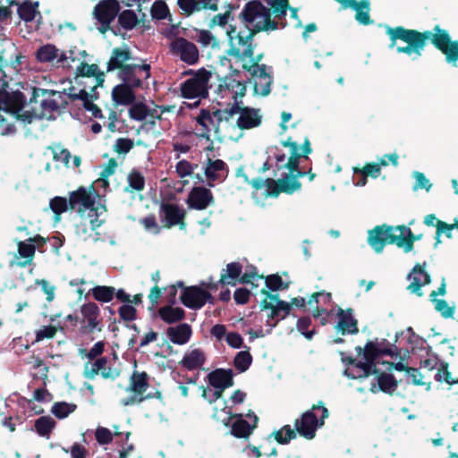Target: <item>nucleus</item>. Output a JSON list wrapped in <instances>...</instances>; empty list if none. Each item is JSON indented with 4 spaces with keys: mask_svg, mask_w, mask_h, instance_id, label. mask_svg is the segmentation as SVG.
Masks as SVG:
<instances>
[{
    "mask_svg": "<svg viewBox=\"0 0 458 458\" xmlns=\"http://www.w3.org/2000/svg\"><path fill=\"white\" fill-rule=\"evenodd\" d=\"M386 33L389 37L388 47H396L398 54H405L408 56L414 55L413 59L422 55V52L428 41L443 53L448 64L456 66L458 61V40H452L446 30L436 25L432 30L420 31L407 29L403 26H386Z\"/></svg>",
    "mask_w": 458,
    "mask_h": 458,
    "instance_id": "nucleus-1",
    "label": "nucleus"
},
{
    "mask_svg": "<svg viewBox=\"0 0 458 458\" xmlns=\"http://www.w3.org/2000/svg\"><path fill=\"white\" fill-rule=\"evenodd\" d=\"M357 356H345L341 352L342 361L347 366L360 369L361 372H418V369L410 367L407 360L410 352L390 344L387 340L368 341L364 347L356 346Z\"/></svg>",
    "mask_w": 458,
    "mask_h": 458,
    "instance_id": "nucleus-2",
    "label": "nucleus"
},
{
    "mask_svg": "<svg viewBox=\"0 0 458 458\" xmlns=\"http://www.w3.org/2000/svg\"><path fill=\"white\" fill-rule=\"evenodd\" d=\"M38 98H41L39 109L32 107L31 110H26L20 116L24 123H31L34 120L41 119L54 120L55 114H60L64 113L69 106V99L65 90L55 91L33 88L30 104H37Z\"/></svg>",
    "mask_w": 458,
    "mask_h": 458,
    "instance_id": "nucleus-3",
    "label": "nucleus"
},
{
    "mask_svg": "<svg viewBox=\"0 0 458 458\" xmlns=\"http://www.w3.org/2000/svg\"><path fill=\"white\" fill-rule=\"evenodd\" d=\"M228 37L229 49L227 54L239 59L252 57L256 44L253 43V38L257 34L254 27L237 26L230 23L226 30Z\"/></svg>",
    "mask_w": 458,
    "mask_h": 458,
    "instance_id": "nucleus-4",
    "label": "nucleus"
},
{
    "mask_svg": "<svg viewBox=\"0 0 458 458\" xmlns=\"http://www.w3.org/2000/svg\"><path fill=\"white\" fill-rule=\"evenodd\" d=\"M328 415V411L325 406L320 404L313 405L310 410L296 419L294 422L295 429L300 436L306 439H313L316 436V431L324 425L325 420Z\"/></svg>",
    "mask_w": 458,
    "mask_h": 458,
    "instance_id": "nucleus-5",
    "label": "nucleus"
},
{
    "mask_svg": "<svg viewBox=\"0 0 458 458\" xmlns=\"http://www.w3.org/2000/svg\"><path fill=\"white\" fill-rule=\"evenodd\" d=\"M282 145L285 148H289L290 157L288 161L283 165L289 172V176L299 181L300 178L305 176L306 172L300 169V159L301 157L308 158V156L312 152L310 141L308 137L305 138L304 142L300 145L289 137L287 140L282 141Z\"/></svg>",
    "mask_w": 458,
    "mask_h": 458,
    "instance_id": "nucleus-6",
    "label": "nucleus"
},
{
    "mask_svg": "<svg viewBox=\"0 0 458 458\" xmlns=\"http://www.w3.org/2000/svg\"><path fill=\"white\" fill-rule=\"evenodd\" d=\"M211 75V72L204 67L197 70L194 77H190L181 83V96L187 99L207 98L208 97V82Z\"/></svg>",
    "mask_w": 458,
    "mask_h": 458,
    "instance_id": "nucleus-7",
    "label": "nucleus"
},
{
    "mask_svg": "<svg viewBox=\"0 0 458 458\" xmlns=\"http://www.w3.org/2000/svg\"><path fill=\"white\" fill-rule=\"evenodd\" d=\"M80 333L89 335L103 330L100 309L97 303L89 301L80 307Z\"/></svg>",
    "mask_w": 458,
    "mask_h": 458,
    "instance_id": "nucleus-8",
    "label": "nucleus"
},
{
    "mask_svg": "<svg viewBox=\"0 0 458 458\" xmlns=\"http://www.w3.org/2000/svg\"><path fill=\"white\" fill-rule=\"evenodd\" d=\"M9 83L7 81H2L0 85V109L12 113L15 115L18 120L21 121V114L25 111H22L27 98L25 95L21 91H14L9 93L7 88Z\"/></svg>",
    "mask_w": 458,
    "mask_h": 458,
    "instance_id": "nucleus-9",
    "label": "nucleus"
},
{
    "mask_svg": "<svg viewBox=\"0 0 458 458\" xmlns=\"http://www.w3.org/2000/svg\"><path fill=\"white\" fill-rule=\"evenodd\" d=\"M397 237L393 225L383 224L369 231L368 242L377 253H380L386 244L397 246Z\"/></svg>",
    "mask_w": 458,
    "mask_h": 458,
    "instance_id": "nucleus-10",
    "label": "nucleus"
},
{
    "mask_svg": "<svg viewBox=\"0 0 458 458\" xmlns=\"http://www.w3.org/2000/svg\"><path fill=\"white\" fill-rule=\"evenodd\" d=\"M233 374H208V386L202 388V396L209 403L217 400L223 391L233 386Z\"/></svg>",
    "mask_w": 458,
    "mask_h": 458,
    "instance_id": "nucleus-11",
    "label": "nucleus"
},
{
    "mask_svg": "<svg viewBox=\"0 0 458 458\" xmlns=\"http://www.w3.org/2000/svg\"><path fill=\"white\" fill-rule=\"evenodd\" d=\"M170 51L188 65H194L199 60V52L197 46L182 37L175 38L171 42Z\"/></svg>",
    "mask_w": 458,
    "mask_h": 458,
    "instance_id": "nucleus-12",
    "label": "nucleus"
},
{
    "mask_svg": "<svg viewBox=\"0 0 458 458\" xmlns=\"http://www.w3.org/2000/svg\"><path fill=\"white\" fill-rule=\"evenodd\" d=\"M148 388V374H131L130 385L125 389L130 395L127 398L122 399V404L129 406L142 402L146 398L144 394Z\"/></svg>",
    "mask_w": 458,
    "mask_h": 458,
    "instance_id": "nucleus-13",
    "label": "nucleus"
},
{
    "mask_svg": "<svg viewBox=\"0 0 458 458\" xmlns=\"http://www.w3.org/2000/svg\"><path fill=\"white\" fill-rule=\"evenodd\" d=\"M267 8L259 0L248 2L238 15L241 26L251 29L262 22Z\"/></svg>",
    "mask_w": 458,
    "mask_h": 458,
    "instance_id": "nucleus-14",
    "label": "nucleus"
},
{
    "mask_svg": "<svg viewBox=\"0 0 458 458\" xmlns=\"http://www.w3.org/2000/svg\"><path fill=\"white\" fill-rule=\"evenodd\" d=\"M120 4L117 0H102L94 8L96 19L102 26L101 32L109 29L110 23L118 15Z\"/></svg>",
    "mask_w": 458,
    "mask_h": 458,
    "instance_id": "nucleus-15",
    "label": "nucleus"
},
{
    "mask_svg": "<svg viewBox=\"0 0 458 458\" xmlns=\"http://www.w3.org/2000/svg\"><path fill=\"white\" fill-rule=\"evenodd\" d=\"M229 174L227 164L222 159L213 160L208 157L204 167V174L207 180V185L214 187L216 183L224 182Z\"/></svg>",
    "mask_w": 458,
    "mask_h": 458,
    "instance_id": "nucleus-16",
    "label": "nucleus"
},
{
    "mask_svg": "<svg viewBox=\"0 0 458 458\" xmlns=\"http://www.w3.org/2000/svg\"><path fill=\"white\" fill-rule=\"evenodd\" d=\"M68 199L71 210L77 209L80 214L84 213L87 209L95 211V199L91 196L90 191L83 186L71 191Z\"/></svg>",
    "mask_w": 458,
    "mask_h": 458,
    "instance_id": "nucleus-17",
    "label": "nucleus"
},
{
    "mask_svg": "<svg viewBox=\"0 0 458 458\" xmlns=\"http://www.w3.org/2000/svg\"><path fill=\"white\" fill-rule=\"evenodd\" d=\"M160 209L161 221L165 224V227L171 228L174 225H179L180 229H185V211L181 209L178 205L163 203Z\"/></svg>",
    "mask_w": 458,
    "mask_h": 458,
    "instance_id": "nucleus-18",
    "label": "nucleus"
},
{
    "mask_svg": "<svg viewBox=\"0 0 458 458\" xmlns=\"http://www.w3.org/2000/svg\"><path fill=\"white\" fill-rule=\"evenodd\" d=\"M186 202L191 208L204 210L214 204L215 198L209 189L204 186H194L189 192Z\"/></svg>",
    "mask_w": 458,
    "mask_h": 458,
    "instance_id": "nucleus-19",
    "label": "nucleus"
},
{
    "mask_svg": "<svg viewBox=\"0 0 458 458\" xmlns=\"http://www.w3.org/2000/svg\"><path fill=\"white\" fill-rule=\"evenodd\" d=\"M260 308L262 310H270L269 314H267V324L271 327H276L278 322L284 319L291 312V304H288L287 301L273 303L264 299L260 302Z\"/></svg>",
    "mask_w": 458,
    "mask_h": 458,
    "instance_id": "nucleus-20",
    "label": "nucleus"
},
{
    "mask_svg": "<svg viewBox=\"0 0 458 458\" xmlns=\"http://www.w3.org/2000/svg\"><path fill=\"white\" fill-rule=\"evenodd\" d=\"M270 184L269 197L276 198L281 193L291 195L301 189V182L285 174L278 180L268 179Z\"/></svg>",
    "mask_w": 458,
    "mask_h": 458,
    "instance_id": "nucleus-21",
    "label": "nucleus"
},
{
    "mask_svg": "<svg viewBox=\"0 0 458 458\" xmlns=\"http://www.w3.org/2000/svg\"><path fill=\"white\" fill-rule=\"evenodd\" d=\"M206 290L200 286L183 287L180 296L181 302L187 308L199 310L205 305Z\"/></svg>",
    "mask_w": 458,
    "mask_h": 458,
    "instance_id": "nucleus-22",
    "label": "nucleus"
},
{
    "mask_svg": "<svg viewBox=\"0 0 458 458\" xmlns=\"http://www.w3.org/2000/svg\"><path fill=\"white\" fill-rule=\"evenodd\" d=\"M426 263L423 265L416 264L411 273L408 275V279H411V284L408 285L407 289L415 293L417 296H423V292L421 291V287L431 283V277L428 273L425 271Z\"/></svg>",
    "mask_w": 458,
    "mask_h": 458,
    "instance_id": "nucleus-23",
    "label": "nucleus"
},
{
    "mask_svg": "<svg viewBox=\"0 0 458 458\" xmlns=\"http://www.w3.org/2000/svg\"><path fill=\"white\" fill-rule=\"evenodd\" d=\"M238 114L239 117L236 125L242 131L259 127L262 123V115L259 109L239 106Z\"/></svg>",
    "mask_w": 458,
    "mask_h": 458,
    "instance_id": "nucleus-24",
    "label": "nucleus"
},
{
    "mask_svg": "<svg viewBox=\"0 0 458 458\" xmlns=\"http://www.w3.org/2000/svg\"><path fill=\"white\" fill-rule=\"evenodd\" d=\"M132 59V53L127 45L122 47H114L112 49L110 58L106 64V72L118 71L121 72L124 67L128 66V62Z\"/></svg>",
    "mask_w": 458,
    "mask_h": 458,
    "instance_id": "nucleus-25",
    "label": "nucleus"
},
{
    "mask_svg": "<svg viewBox=\"0 0 458 458\" xmlns=\"http://www.w3.org/2000/svg\"><path fill=\"white\" fill-rule=\"evenodd\" d=\"M338 322L335 326V329L343 335H356L359 332L358 320L353 317V310L348 308L343 310L338 309L337 311Z\"/></svg>",
    "mask_w": 458,
    "mask_h": 458,
    "instance_id": "nucleus-26",
    "label": "nucleus"
},
{
    "mask_svg": "<svg viewBox=\"0 0 458 458\" xmlns=\"http://www.w3.org/2000/svg\"><path fill=\"white\" fill-rule=\"evenodd\" d=\"M177 4L186 16L201 10H218V0H177Z\"/></svg>",
    "mask_w": 458,
    "mask_h": 458,
    "instance_id": "nucleus-27",
    "label": "nucleus"
},
{
    "mask_svg": "<svg viewBox=\"0 0 458 458\" xmlns=\"http://www.w3.org/2000/svg\"><path fill=\"white\" fill-rule=\"evenodd\" d=\"M196 122L200 126V129L195 133L196 136L208 141L211 140V130L213 129L216 132V119L213 111L206 108L200 109L199 115L196 117Z\"/></svg>",
    "mask_w": 458,
    "mask_h": 458,
    "instance_id": "nucleus-28",
    "label": "nucleus"
},
{
    "mask_svg": "<svg viewBox=\"0 0 458 458\" xmlns=\"http://www.w3.org/2000/svg\"><path fill=\"white\" fill-rule=\"evenodd\" d=\"M16 261L12 262V266L15 265L19 267H26L33 263L36 253V245L27 241H20L17 244Z\"/></svg>",
    "mask_w": 458,
    "mask_h": 458,
    "instance_id": "nucleus-29",
    "label": "nucleus"
},
{
    "mask_svg": "<svg viewBox=\"0 0 458 458\" xmlns=\"http://www.w3.org/2000/svg\"><path fill=\"white\" fill-rule=\"evenodd\" d=\"M250 422L242 419V415H235V420L232 424V434L237 437H247L250 435L258 422L255 414H249Z\"/></svg>",
    "mask_w": 458,
    "mask_h": 458,
    "instance_id": "nucleus-30",
    "label": "nucleus"
},
{
    "mask_svg": "<svg viewBox=\"0 0 458 458\" xmlns=\"http://www.w3.org/2000/svg\"><path fill=\"white\" fill-rule=\"evenodd\" d=\"M112 99L115 106H129L135 102L134 89L126 84H118L112 89Z\"/></svg>",
    "mask_w": 458,
    "mask_h": 458,
    "instance_id": "nucleus-31",
    "label": "nucleus"
},
{
    "mask_svg": "<svg viewBox=\"0 0 458 458\" xmlns=\"http://www.w3.org/2000/svg\"><path fill=\"white\" fill-rule=\"evenodd\" d=\"M191 327L186 323L180 324L176 327H170L166 330L169 340L178 345L185 344L191 336Z\"/></svg>",
    "mask_w": 458,
    "mask_h": 458,
    "instance_id": "nucleus-32",
    "label": "nucleus"
},
{
    "mask_svg": "<svg viewBox=\"0 0 458 458\" xmlns=\"http://www.w3.org/2000/svg\"><path fill=\"white\" fill-rule=\"evenodd\" d=\"M137 67V64H131L118 72V78L122 81V84H126L133 89L143 88V81L138 76Z\"/></svg>",
    "mask_w": 458,
    "mask_h": 458,
    "instance_id": "nucleus-33",
    "label": "nucleus"
},
{
    "mask_svg": "<svg viewBox=\"0 0 458 458\" xmlns=\"http://www.w3.org/2000/svg\"><path fill=\"white\" fill-rule=\"evenodd\" d=\"M242 273V265L239 262H231L226 265V269L223 270L219 283L222 285H236Z\"/></svg>",
    "mask_w": 458,
    "mask_h": 458,
    "instance_id": "nucleus-34",
    "label": "nucleus"
},
{
    "mask_svg": "<svg viewBox=\"0 0 458 458\" xmlns=\"http://www.w3.org/2000/svg\"><path fill=\"white\" fill-rule=\"evenodd\" d=\"M206 356L202 350L197 348L186 352L181 364L187 370H195L200 369L205 363Z\"/></svg>",
    "mask_w": 458,
    "mask_h": 458,
    "instance_id": "nucleus-35",
    "label": "nucleus"
},
{
    "mask_svg": "<svg viewBox=\"0 0 458 458\" xmlns=\"http://www.w3.org/2000/svg\"><path fill=\"white\" fill-rule=\"evenodd\" d=\"M420 369H426L429 371L436 370V372H448V363L441 360L436 353L426 352L420 361Z\"/></svg>",
    "mask_w": 458,
    "mask_h": 458,
    "instance_id": "nucleus-36",
    "label": "nucleus"
},
{
    "mask_svg": "<svg viewBox=\"0 0 458 458\" xmlns=\"http://www.w3.org/2000/svg\"><path fill=\"white\" fill-rule=\"evenodd\" d=\"M38 2L32 3L31 1H24L18 5L17 13L21 20L26 23L31 22L37 16L42 19L41 13L38 11Z\"/></svg>",
    "mask_w": 458,
    "mask_h": 458,
    "instance_id": "nucleus-37",
    "label": "nucleus"
},
{
    "mask_svg": "<svg viewBox=\"0 0 458 458\" xmlns=\"http://www.w3.org/2000/svg\"><path fill=\"white\" fill-rule=\"evenodd\" d=\"M76 75L81 77H94L97 81V86H102L105 81V73L99 71L98 65L96 64H89L87 63H81L76 69Z\"/></svg>",
    "mask_w": 458,
    "mask_h": 458,
    "instance_id": "nucleus-38",
    "label": "nucleus"
},
{
    "mask_svg": "<svg viewBox=\"0 0 458 458\" xmlns=\"http://www.w3.org/2000/svg\"><path fill=\"white\" fill-rule=\"evenodd\" d=\"M217 89L219 93L231 91L234 94L233 98H236V96L243 97L245 95L246 86L236 79L225 77L220 81Z\"/></svg>",
    "mask_w": 458,
    "mask_h": 458,
    "instance_id": "nucleus-39",
    "label": "nucleus"
},
{
    "mask_svg": "<svg viewBox=\"0 0 458 458\" xmlns=\"http://www.w3.org/2000/svg\"><path fill=\"white\" fill-rule=\"evenodd\" d=\"M158 315L164 322L174 324L184 319L185 311L180 307L174 308L171 305H166L158 310Z\"/></svg>",
    "mask_w": 458,
    "mask_h": 458,
    "instance_id": "nucleus-40",
    "label": "nucleus"
},
{
    "mask_svg": "<svg viewBox=\"0 0 458 458\" xmlns=\"http://www.w3.org/2000/svg\"><path fill=\"white\" fill-rule=\"evenodd\" d=\"M397 382L393 374H380L377 377V385L375 383L370 384L369 390L376 394L379 390L386 393H392L395 390Z\"/></svg>",
    "mask_w": 458,
    "mask_h": 458,
    "instance_id": "nucleus-41",
    "label": "nucleus"
},
{
    "mask_svg": "<svg viewBox=\"0 0 458 458\" xmlns=\"http://www.w3.org/2000/svg\"><path fill=\"white\" fill-rule=\"evenodd\" d=\"M355 10V20L362 25H369L373 22L369 16L370 2L369 0L356 1V5L352 6Z\"/></svg>",
    "mask_w": 458,
    "mask_h": 458,
    "instance_id": "nucleus-42",
    "label": "nucleus"
},
{
    "mask_svg": "<svg viewBox=\"0 0 458 458\" xmlns=\"http://www.w3.org/2000/svg\"><path fill=\"white\" fill-rule=\"evenodd\" d=\"M115 293V288L107 285H97L89 290L86 294H91L95 301L99 302H109L111 301Z\"/></svg>",
    "mask_w": 458,
    "mask_h": 458,
    "instance_id": "nucleus-43",
    "label": "nucleus"
},
{
    "mask_svg": "<svg viewBox=\"0 0 458 458\" xmlns=\"http://www.w3.org/2000/svg\"><path fill=\"white\" fill-rule=\"evenodd\" d=\"M257 76L259 81L264 80L265 85H262V89L259 90V85L256 82L254 85V91L256 93L260 94L263 97H267L271 92V84L273 82L272 76L267 72V65L266 64H260L259 65V68H257Z\"/></svg>",
    "mask_w": 458,
    "mask_h": 458,
    "instance_id": "nucleus-44",
    "label": "nucleus"
},
{
    "mask_svg": "<svg viewBox=\"0 0 458 458\" xmlns=\"http://www.w3.org/2000/svg\"><path fill=\"white\" fill-rule=\"evenodd\" d=\"M128 186L125 188L126 192L142 191L145 188V178L143 174L137 169H132L127 176Z\"/></svg>",
    "mask_w": 458,
    "mask_h": 458,
    "instance_id": "nucleus-45",
    "label": "nucleus"
},
{
    "mask_svg": "<svg viewBox=\"0 0 458 458\" xmlns=\"http://www.w3.org/2000/svg\"><path fill=\"white\" fill-rule=\"evenodd\" d=\"M55 427V421L50 416H42L35 420L34 428L36 432L43 437L49 438L51 432Z\"/></svg>",
    "mask_w": 458,
    "mask_h": 458,
    "instance_id": "nucleus-46",
    "label": "nucleus"
},
{
    "mask_svg": "<svg viewBox=\"0 0 458 458\" xmlns=\"http://www.w3.org/2000/svg\"><path fill=\"white\" fill-rule=\"evenodd\" d=\"M238 102H234L229 108L214 110L213 115L216 119V132L219 131L220 124L222 122H228L234 114H238Z\"/></svg>",
    "mask_w": 458,
    "mask_h": 458,
    "instance_id": "nucleus-47",
    "label": "nucleus"
},
{
    "mask_svg": "<svg viewBox=\"0 0 458 458\" xmlns=\"http://www.w3.org/2000/svg\"><path fill=\"white\" fill-rule=\"evenodd\" d=\"M58 51L55 45L46 44L38 48L35 57L39 63H50L57 58Z\"/></svg>",
    "mask_w": 458,
    "mask_h": 458,
    "instance_id": "nucleus-48",
    "label": "nucleus"
},
{
    "mask_svg": "<svg viewBox=\"0 0 458 458\" xmlns=\"http://www.w3.org/2000/svg\"><path fill=\"white\" fill-rule=\"evenodd\" d=\"M141 20L138 18L132 10H124L118 14V23L125 30H131L140 23Z\"/></svg>",
    "mask_w": 458,
    "mask_h": 458,
    "instance_id": "nucleus-49",
    "label": "nucleus"
},
{
    "mask_svg": "<svg viewBox=\"0 0 458 458\" xmlns=\"http://www.w3.org/2000/svg\"><path fill=\"white\" fill-rule=\"evenodd\" d=\"M49 208L55 215V222H59L61 220V215L70 209L69 199L64 197H54L49 201Z\"/></svg>",
    "mask_w": 458,
    "mask_h": 458,
    "instance_id": "nucleus-50",
    "label": "nucleus"
},
{
    "mask_svg": "<svg viewBox=\"0 0 458 458\" xmlns=\"http://www.w3.org/2000/svg\"><path fill=\"white\" fill-rule=\"evenodd\" d=\"M422 233L415 234L411 230L407 231V235H398L397 247L403 250L404 252H410L413 250L414 242L421 240Z\"/></svg>",
    "mask_w": 458,
    "mask_h": 458,
    "instance_id": "nucleus-51",
    "label": "nucleus"
},
{
    "mask_svg": "<svg viewBox=\"0 0 458 458\" xmlns=\"http://www.w3.org/2000/svg\"><path fill=\"white\" fill-rule=\"evenodd\" d=\"M68 90L67 98L69 99V103L75 100H81L82 101V106L86 111H89L94 105L92 99L89 98V92L86 89H81L78 93L73 92V87H71Z\"/></svg>",
    "mask_w": 458,
    "mask_h": 458,
    "instance_id": "nucleus-52",
    "label": "nucleus"
},
{
    "mask_svg": "<svg viewBox=\"0 0 458 458\" xmlns=\"http://www.w3.org/2000/svg\"><path fill=\"white\" fill-rule=\"evenodd\" d=\"M77 405L74 403L58 402L53 404L51 412L58 419L63 420L74 412Z\"/></svg>",
    "mask_w": 458,
    "mask_h": 458,
    "instance_id": "nucleus-53",
    "label": "nucleus"
},
{
    "mask_svg": "<svg viewBox=\"0 0 458 458\" xmlns=\"http://www.w3.org/2000/svg\"><path fill=\"white\" fill-rule=\"evenodd\" d=\"M150 13L152 18L156 20H165L167 17L171 19L168 5L162 0H157L153 3Z\"/></svg>",
    "mask_w": 458,
    "mask_h": 458,
    "instance_id": "nucleus-54",
    "label": "nucleus"
},
{
    "mask_svg": "<svg viewBox=\"0 0 458 458\" xmlns=\"http://www.w3.org/2000/svg\"><path fill=\"white\" fill-rule=\"evenodd\" d=\"M105 350V343L103 341L97 342L89 350L82 348L79 352L81 358H87L89 361L100 357Z\"/></svg>",
    "mask_w": 458,
    "mask_h": 458,
    "instance_id": "nucleus-55",
    "label": "nucleus"
},
{
    "mask_svg": "<svg viewBox=\"0 0 458 458\" xmlns=\"http://www.w3.org/2000/svg\"><path fill=\"white\" fill-rule=\"evenodd\" d=\"M266 287L271 291L284 290L289 287V283H284L282 277L278 274L264 276Z\"/></svg>",
    "mask_w": 458,
    "mask_h": 458,
    "instance_id": "nucleus-56",
    "label": "nucleus"
},
{
    "mask_svg": "<svg viewBox=\"0 0 458 458\" xmlns=\"http://www.w3.org/2000/svg\"><path fill=\"white\" fill-rule=\"evenodd\" d=\"M332 301V294L331 293H327L325 290L313 293L310 297L309 298L307 304L310 306H319L322 305H327Z\"/></svg>",
    "mask_w": 458,
    "mask_h": 458,
    "instance_id": "nucleus-57",
    "label": "nucleus"
},
{
    "mask_svg": "<svg viewBox=\"0 0 458 458\" xmlns=\"http://www.w3.org/2000/svg\"><path fill=\"white\" fill-rule=\"evenodd\" d=\"M252 361V357L248 351L238 352L233 360L234 367L240 371H246Z\"/></svg>",
    "mask_w": 458,
    "mask_h": 458,
    "instance_id": "nucleus-58",
    "label": "nucleus"
},
{
    "mask_svg": "<svg viewBox=\"0 0 458 458\" xmlns=\"http://www.w3.org/2000/svg\"><path fill=\"white\" fill-rule=\"evenodd\" d=\"M430 301L434 304L435 310L438 313H440V315L443 318H450L454 317L455 306H450L446 301L442 299H437Z\"/></svg>",
    "mask_w": 458,
    "mask_h": 458,
    "instance_id": "nucleus-59",
    "label": "nucleus"
},
{
    "mask_svg": "<svg viewBox=\"0 0 458 458\" xmlns=\"http://www.w3.org/2000/svg\"><path fill=\"white\" fill-rule=\"evenodd\" d=\"M148 114V108L144 103H133L129 109V115L135 121H143Z\"/></svg>",
    "mask_w": 458,
    "mask_h": 458,
    "instance_id": "nucleus-60",
    "label": "nucleus"
},
{
    "mask_svg": "<svg viewBox=\"0 0 458 458\" xmlns=\"http://www.w3.org/2000/svg\"><path fill=\"white\" fill-rule=\"evenodd\" d=\"M297 431L293 429L289 425L284 426L281 429L275 433L276 440L280 444H288L292 439L296 438Z\"/></svg>",
    "mask_w": 458,
    "mask_h": 458,
    "instance_id": "nucleus-61",
    "label": "nucleus"
},
{
    "mask_svg": "<svg viewBox=\"0 0 458 458\" xmlns=\"http://www.w3.org/2000/svg\"><path fill=\"white\" fill-rule=\"evenodd\" d=\"M353 172L355 174H360L376 179L380 175L381 168L378 163H367L362 168H354Z\"/></svg>",
    "mask_w": 458,
    "mask_h": 458,
    "instance_id": "nucleus-62",
    "label": "nucleus"
},
{
    "mask_svg": "<svg viewBox=\"0 0 458 458\" xmlns=\"http://www.w3.org/2000/svg\"><path fill=\"white\" fill-rule=\"evenodd\" d=\"M254 28L257 34L261 31L276 30L278 28V22L271 20V11L267 8L262 22H259Z\"/></svg>",
    "mask_w": 458,
    "mask_h": 458,
    "instance_id": "nucleus-63",
    "label": "nucleus"
},
{
    "mask_svg": "<svg viewBox=\"0 0 458 458\" xmlns=\"http://www.w3.org/2000/svg\"><path fill=\"white\" fill-rule=\"evenodd\" d=\"M196 168H198L197 164H191L185 159L180 160L175 165V171L181 178L191 175Z\"/></svg>",
    "mask_w": 458,
    "mask_h": 458,
    "instance_id": "nucleus-64",
    "label": "nucleus"
}]
</instances>
